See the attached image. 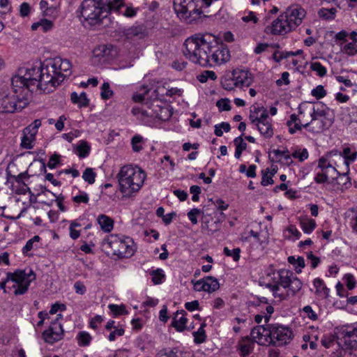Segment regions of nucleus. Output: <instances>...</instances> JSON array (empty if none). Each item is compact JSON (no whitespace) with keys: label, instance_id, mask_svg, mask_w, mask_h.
<instances>
[{"label":"nucleus","instance_id":"30","mask_svg":"<svg viewBox=\"0 0 357 357\" xmlns=\"http://www.w3.org/2000/svg\"><path fill=\"white\" fill-rule=\"evenodd\" d=\"M123 36L128 39H132L134 37L142 38L144 36V29L139 26H133L128 29H124L122 31Z\"/></svg>","mask_w":357,"mask_h":357},{"label":"nucleus","instance_id":"56","mask_svg":"<svg viewBox=\"0 0 357 357\" xmlns=\"http://www.w3.org/2000/svg\"><path fill=\"white\" fill-rule=\"evenodd\" d=\"M311 94L317 99H320L326 95V91L322 85H318L315 89L312 90Z\"/></svg>","mask_w":357,"mask_h":357},{"label":"nucleus","instance_id":"1","mask_svg":"<svg viewBox=\"0 0 357 357\" xmlns=\"http://www.w3.org/2000/svg\"><path fill=\"white\" fill-rule=\"evenodd\" d=\"M183 45L184 56L203 67L220 66L231 57L227 47L219 43L217 38L208 32L193 34L185 40Z\"/></svg>","mask_w":357,"mask_h":357},{"label":"nucleus","instance_id":"44","mask_svg":"<svg viewBox=\"0 0 357 357\" xmlns=\"http://www.w3.org/2000/svg\"><path fill=\"white\" fill-rule=\"evenodd\" d=\"M342 155V157H344V163L348 167L349 166V162L350 161H354L356 158V152H354L351 153V149L349 147L344 148L343 149L342 153L340 152Z\"/></svg>","mask_w":357,"mask_h":357},{"label":"nucleus","instance_id":"3","mask_svg":"<svg viewBox=\"0 0 357 357\" xmlns=\"http://www.w3.org/2000/svg\"><path fill=\"white\" fill-rule=\"evenodd\" d=\"M303 287L302 282L291 271L282 268L273 273L271 281L266 287L272 292L275 298L286 300L290 296H295Z\"/></svg>","mask_w":357,"mask_h":357},{"label":"nucleus","instance_id":"63","mask_svg":"<svg viewBox=\"0 0 357 357\" xmlns=\"http://www.w3.org/2000/svg\"><path fill=\"white\" fill-rule=\"evenodd\" d=\"M108 52L109 50L105 45L100 46L94 50L95 56L100 58L107 56Z\"/></svg>","mask_w":357,"mask_h":357},{"label":"nucleus","instance_id":"37","mask_svg":"<svg viewBox=\"0 0 357 357\" xmlns=\"http://www.w3.org/2000/svg\"><path fill=\"white\" fill-rule=\"evenodd\" d=\"M76 339L79 347H87L90 344L92 337L86 331H80L78 333Z\"/></svg>","mask_w":357,"mask_h":357},{"label":"nucleus","instance_id":"15","mask_svg":"<svg viewBox=\"0 0 357 357\" xmlns=\"http://www.w3.org/2000/svg\"><path fill=\"white\" fill-rule=\"evenodd\" d=\"M64 331L61 323L51 322L49 328L43 331V339L46 343L53 344L63 339Z\"/></svg>","mask_w":357,"mask_h":357},{"label":"nucleus","instance_id":"51","mask_svg":"<svg viewBox=\"0 0 357 357\" xmlns=\"http://www.w3.org/2000/svg\"><path fill=\"white\" fill-rule=\"evenodd\" d=\"M223 252L226 256L231 257L235 261H238L240 259L241 250L238 248L230 250L225 247Z\"/></svg>","mask_w":357,"mask_h":357},{"label":"nucleus","instance_id":"12","mask_svg":"<svg viewBox=\"0 0 357 357\" xmlns=\"http://www.w3.org/2000/svg\"><path fill=\"white\" fill-rule=\"evenodd\" d=\"M81 15L89 24H96L100 22L104 13H107L95 0H84L81 6Z\"/></svg>","mask_w":357,"mask_h":357},{"label":"nucleus","instance_id":"21","mask_svg":"<svg viewBox=\"0 0 357 357\" xmlns=\"http://www.w3.org/2000/svg\"><path fill=\"white\" fill-rule=\"evenodd\" d=\"M185 310L177 311L173 317L172 326L178 332H182L186 328L188 319Z\"/></svg>","mask_w":357,"mask_h":357},{"label":"nucleus","instance_id":"38","mask_svg":"<svg viewBox=\"0 0 357 357\" xmlns=\"http://www.w3.org/2000/svg\"><path fill=\"white\" fill-rule=\"evenodd\" d=\"M221 85L223 87V89L231 91L237 87V85L236 84V82L234 81L233 74L231 73V75H226L225 76L222 81H221Z\"/></svg>","mask_w":357,"mask_h":357},{"label":"nucleus","instance_id":"53","mask_svg":"<svg viewBox=\"0 0 357 357\" xmlns=\"http://www.w3.org/2000/svg\"><path fill=\"white\" fill-rule=\"evenodd\" d=\"M242 20L245 23H250L255 24L258 22V18L257 17L255 13L252 11H248L241 17Z\"/></svg>","mask_w":357,"mask_h":357},{"label":"nucleus","instance_id":"33","mask_svg":"<svg viewBox=\"0 0 357 357\" xmlns=\"http://www.w3.org/2000/svg\"><path fill=\"white\" fill-rule=\"evenodd\" d=\"M300 225L305 234H310L316 227V222L313 219L305 218L300 220Z\"/></svg>","mask_w":357,"mask_h":357},{"label":"nucleus","instance_id":"32","mask_svg":"<svg viewBox=\"0 0 357 357\" xmlns=\"http://www.w3.org/2000/svg\"><path fill=\"white\" fill-rule=\"evenodd\" d=\"M70 99L74 104H77L80 107H86L89 102L85 92H82L79 95L76 92H73L70 95Z\"/></svg>","mask_w":357,"mask_h":357},{"label":"nucleus","instance_id":"22","mask_svg":"<svg viewBox=\"0 0 357 357\" xmlns=\"http://www.w3.org/2000/svg\"><path fill=\"white\" fill-rule=\"evenodd\" d=\"M333 156H337L340 160L342 159V155L339 151L337 150L331 151L319 160L317 168H319L320 171L326 169H330L333 164L332 158Z\"/></svg>","mask_w":357,"mask_h":357},{"label":"nucleus","instance_id":"31","mask_svg":"<svg viewBox=\"0 0 357 357\" xmlns=\"http://www.w3.org/2000/svg\"><path fill=\"white\" fill-rule=\"evenodd\" d=\"M264 114H268L266 109H265L264 107L253 106L250 109L249 119L251 123L253 124L260 120L261 116H264Z\"/></svg>","mask_w":357,"mask_h":357},{"label":"nucleus","instance_id":"60","mask_svg":"<svg viewBox=\"0 0 357 357\" xmlns=\"http://www.w3.org/2000/svg\"><path fill=\"white\" fill-rule=\"evenodd\" d=\"M216 105L220 111H229L231 109L229 100L227 98L219 100L217 102Z\"/></svg>","mask_w":357,"mask_h":357},{"label":"nucleus","instance_id":"11","mask_svg":"<svg viewBox=\"0 0 357 357\" xmlns=\"http://www.w3.org/2000/svg\"><path fill=\"white\" fill-rule=\"evenodd\" d=\"M29 103L26 94L17 95L10 91L0 95V112H17L25 108Z\"/></svg>","mask_w":357,"mask_h":357},{"label":"nucleus","instance_id":"25","mask_svg":"<svg viewBox=\"0 0 357 357\" xmlns=\"http://www.w3.org/2000/svg\"><path fill=\"white\" fill-rule=\"evenodd\" d=\"M301 118H302L301 116ZM302 121L305 122L307 121V119L305 117L304 120L303 119H300L295 114L290 116V119L287 121V125L291 134H294L298 130H301L302 128H303V124L301 123Z\"/></svg>","mask_w":357,"mask_h":357},{"label":"nucleus","instance_id":"54","mask_svg":"<svg viewBox=\"0 0 357 357\" xmlns=\"http://www.w3.org/2000/svg\"><path fill=\"white\" fill-rule=\"evenodd\" d=\"M343 280L345 282L346 286L349 290H352L356 287V280L354 276L351 273H347L344 276Z\"/></svg>","mask_w":357,"mask_h":357},{"label":"nucleus","instance_id":"14","mask_svg":"<svg viewBox=\"0 0 357 357\" xmlns=\"http://www.w3.org/2000/svg\"><path fill=\"white\" fill-rule=\"evenodd\" d=\"M24 76L19 70L17 75H14L11 79V91L20 95L21 93L26 94V98L30 100L31 86L28 84V82L24 79Z\"/></svg>","mask_w":357,"mask_h":357},{"label":"nucleus","instance_id":"55","mask_svg":"<svg viewBox=\"0 0 357 357\" xmlns=\"http://www.w3.org/2000/svg\"><path fill=\"white\" fill-rule=\"evenodd\" d=\"M80 227V224L76 222H71L69 227L70 236L74 240L78 238L80 236V231L75 229V227Z\"/></svg>","mask_w":357,"mask_h":357},{"label":"nucleus","instance_id":"46","mask_svg":"<svg viewBox=\"0 0 357 357\" xmlns=\"http://www.w3.org/2000/svg\"><path fill=\"white\" fill-rule=\"evenodd\" d=\"M204 326V325L202 324L197 331L192 333L196 343L200 344L205 341L206 335Z\"/></svg>","mask_w":357,"mask_h":357},{"label":"nucleus","instance_id":"16","mask_svg":"<svg viewBox=\"0 0 357 357\" xmlns=\"http://www.w3.org/2000/svg\"><path fill=\"white\" fill-rule=\"evenodd\" d=\"M283 14L285 20L294 29L302 23L303 19L305 16V11L300 6L294 5L289 7Z\"/></svg>","mask_w":357,"mask_h":357},{"label":"nucleus","instance_id":"62","mask_svg":"<svg viewBox=\"0 0 357 357\" xmlns=\"http://www.w3.org/2000/svg\"><path fill=\"white\" fill-rule=\"evenodd\" d=\"M303 311L307 316L309 319L311 320H317L318 317L316 312L312 310V307L310 305H306L303 307Z\"/></svg>","mask_w":357,"mask_h":357},{"label":"nucleus","instance_id":"52","mask_svg":"<svg viewBox=\"0 0 357 357\" xmlns=\"http://www.w3.org/2000/svg\"><path fill=\"white\" fill-rule=\"evenodd\" d=\"M310 68L312 70L317 72L320 77H324L326 74V68L319 62H313L311 63Z\"/></svg>","mask_w":357,"mask_h":357},{"label":"nucleus","instance_id":"17","mask_svg":"<svg viewBox=\"0 0 357 357\" xmlns=\"http://www.w3.org/2000/svg\"><path fill=\"white\" fill-rule=\"evenodd\" d=\"M293 29L285 20L284 14H281L275 20H274L271 26L266 28L265 31L267 33L273 35H284L292 31Z\"/></svg>","mask_w":357,"mask_h":357},{"label":"nucleus","instance_id":"42","mask_svg":"<svg viewBox=\"0 0 357 357\" xmlns=\"http://www.w3.org/2000/svg\"><path fill=\"white\" fill-rule=\"evenodd\" d=\"M342 52L349 56H354L357 54V45L355 43H349L342 45Z\"/></svg>","mask_w":357,"mask_h":357},{"label":"nucleus","instance_id":"36","mask_svg":"<svg viewBox=\"0 0 357 357\" xmlns=\"http://www.w3.org/2000/svg\"><path fill=\"white\" fill-rule=\"evenodd\" d=\"M287 261L294 266L295 271L297 273H301L302 268L305 266V260L303 257L295 258L294 256H290L288 257Z\"/></svg>","mask_w":357,"mask_h":357},{"label":"nucleus","instance_id":"10","mask_svg":"<svg viewBox=\"0 0 357 357\" xmlns=\"http://www.w3.org/2000/svg\"><path fill=\"white\" fill-rule=\"evenodd\" d=\"M173 3L177 16L188 23L195 21L202 13V2L194 0H173Z\"/></svg>","mask_w":357,"mask_h":357},{"label":"nucleus","instance_id":"7","mask_svg":"<svg viewBox=\"0 0 357 357\" xmlns=\"http://www.w3.org/2000/svg\"><path fill=\"white\" fill-rule=\"evenodd\" d=\"M160 103L159 100H155L147 107V109L133 107L132 113L145 123H149L156 119L167 121L172 116V112L168 106H162Z\"/></svg>","mask_w":357,"mask_h":357},{"label":"nucleus","instance_id":"23","mask_svg":"<svg viewBox=\"0 0 357 357\" xmlns=\"http://www.w3.org/2000/svg\"><path fill=\"white\" fill-rule=\"evenodd\" d=\"M112 10H116L126 17H132L136 15L137 8L124 5L122 3V1L120 0L119 2L115 4V6H114Z\"/></svg>","mask_w":357,"mask_h":357},{"label":"nucleus","instance_id":"41","mask_svg":"<svg viewBox=\"0 0 357 357\" xmlns=\"http://www.w3.org/2000/svg\"><path fill=\"white\" fill-rule=\"evenodd\" d=\"M216 79L217 75L215 72L212 70H205L197 76V79L202 83H205L208 79L215 80Z\"/></svg>","mask_w":357,"mask_h":357},{"label":"nucleus","instance_id":"59","mask_svg":"<svg viewBox=\"0 0 357 357\" xmlns=\"http://www.w3.org/2000/svg\"><path fill=\"white\" fill-rule=\"evenodd\" d=\"M40 237L38 236H34L32 238L29 239L22 248V252L26 253L27 252L33 249V245L35 242H38Z\"/></svg>","mask_w":357,"mask_h":357},{"label":"nucleus","instance_id":"28","mask_svg":"<svg viewBox=\"0 0 357 357\" xmlns=\"http://www.w3.org/2000/svg\"><path fill=\"white\" fill-rule=\"evenodd\" d=\"M254 348V342L248 337L243 338L238 342V349L241 356L245 357L249 355Z\"/></svg>","mask_w":357,"mask_h":357},{"label":"nucleus","instance_id":"50","mask_svg":"<svg viewBox=\"0 0 357 357\" xmlns=\"http://www.w3.org/2000/svg\"><path fill=\"white\" fill-rule=\"evenodd\" d=\"M113 94L112 91L110 89V86L108 82H104L101 86L100 96L103 100H107L112 97Z\"/></svg>","mask_w":357,"mask_h":357},{"label":"nucleus","instance_id":"40","mask_svg":"<svg viewBox=\"0 0 357 357\" xmlns=\"http://www.w3.org/2000/svg\"><path fill=\"white\" fill-rule=\"evenodd\" d=\"M96 177V173L94 172L93 169L91 167H87L82 174V178L89 184L94 183Z\"/></svg>","mask_w":357,"mask_h":357},{"label":"nucleus","instance_id":"4","mask_svg":"<svg viewBox=\"0 0 357 357\" xmlns=\"http://www.w3.org/2000/svg\"><path fill=\"white\" fill-rule=\"evenodd\" d=\"M146 174L138 166L126 165L116 174L119 190L123 199L134 197L142 188Z\"/></svg>","mask_w":357,"mask_h":357},{"label":"nucleus","instance_id":"8","mask_svg":"<svg viewBox=\"0 0 357 357\" xmlns=\"http://www.w3.org/2000/svg\"><path fill=\"white\" fill-rule=\"evenodd\" d=\"M36 279V275L33 271L29 270L28 273L25 270H16L13 273H6L4 281L0 282V288L5 289L8 282H12V288L14 289L15 295H22L25 294L31 282Z\"/></svg>","mask_w":357,"mask_h":357},{"label":"nucleus","instance_id":"9","mask_svg":"<svg viewBox=\"0 0 357 357\" xmlns=\"http://www.w3.org/2000/svg\"><path fill=\"white\" fill-rule=\"evenodd\" d=\"M46 61L45 73L52 77L50 84L53 85V91L67 76L71 74V63L68 59L56 57Z\"/></svg>","mask_w":357,"mask_h":357},{"label":"nucleus","instance_id":"13","mask_svg":"<svg viewBox=\"0 0 357 357\" xmlns=\"http://www.w3.org/2000/svg\"><path fill=\"white\" fill-rule=\"evenodd\" d=\"M268 334L271 338V345L276 347L288 344L293 337L290 328L279 324H269Z\"/></svg>","mask_w":357,"mask_h":357},{"label":"nucleus","instance_id":"39","mask_svg":"<svg viewBox=\"0 0 357 357\" xmlns=\"http://www.w3.org/2000/svg\"><path fill=\"white\" fill-rule=\"evenodd\" d=\"M337 10L335 8H321L318 11L319 17L328 20H333L335 17Z\"/></svg>","mask_w":357,"mask_h":357},{"label":"nucleus","instance_id":"45","mask_svg":"<svg viewBox=\"0 0 357 357\" xmlns=\"http://www.w3.org/2000/svg\"><path fill=\"white\" fill-rule=\"evenodd\" d=\"M150 274L152 275V282L155 284H158L162 283V280L165 278V275L163 274V271L160 268H158L156 270L152 271Z\"/></svg>","mask_w":357,"mask_h":357},{"label":"nucleus","instance_id":"57","mask_svg":"<svg viewBox=\"0 0 357 357\" xmlns=\"http://www.w3.org/2000/svg\"><path fill=\"white\" fill-rule=\"evenodd\" d=\"M203 212L199 209V208H192L191 209L188 213V217L189 218V220H190V222L193 224V225H196L197 223V215H199L200 214H202Z\"/></svg>","mask_w":357,"mask_h":357},{"label":"nucleus","instance_id":"34","mask_svg":"<svg viewBox=\"0 0 357 357\" xmlns=\"http://www.w3.org/2000/svg\"><path fill=\"white\" fill-rule=\"evenodd\" d=\"M90 151L91 146L86 141L81 140L76 146L75 153L79 158H86L89 155Z\"/></svg>","mask_w":357,"mask_h":357},{"label":"nucleus","instance_id":"2","mask_svg":"<svg viewBox=\"0 0 357 357\" xmlns=\"http://www.w3.org/2000/svg\"><path fill=\"white\" fill-rule=\"evenodd\" d=\"M298 112L303 120L306 115L310 116V121L305 122L303 128L311 132L321 133L333 123L331 109L321 102H303L300 105Z\"/></svg>","mask_w":357,"mask_h":357},{"label":"nucleus","instance_id":"27","mask_svg":"<svg viewBox=\"0 0 357 357\" xmlns=\"http://www.w3.org/2000/svg\"><path fill=\"white\" fill-rule=\"evenodd\" d=\"M36 134L31 132V127H27L24 130V136L22 137L21 146L22 148L30 149L33 146Z\"/></svg>","mask_w":357,"mask_h":357},{"label":"nucleus","instance_id":"49","mask_svg":"<svg viewBox=\"0 0 357 357\" xmlns=\"http://www.w3.org/2000/svg\"><path fill=\"white\" fill-rule=\"evenodd\" d=\"M341 334L342 335L344 338H354L356 337V340H354L355 342H357V328H351V327H347L345 329H343L341 332Z\"/></svg>","mask_w":357,"mask_h":357},{"label":"nucleus","instance_id":"64","mask_svg":"<svg viewBox=\"0 0 357 357\" xmlns=\"http://www.w3.org/2000/svg\"><path fill=\"white\" fill-rule=\"evenodd\" d=\"M243 135V134H242L241 136L235 138L234 142L236 145V148L243 151L247 148V144L243 139V137H242Z\"/></svg>","mask_w":357,"mask_h":357},{"label":"nucleus","instance_id":"26","mask_svg":"<svg viewBox=\"0 0 357 357\" xmlns=\"http://www.w3.org/2000/svg\"><path fill=\"white\" fill-rule=\"evenodd\" d=\"M313 285L315 288V294L317 296L327 298L329 296V289L326 287L323 280L315 278L313 281Z\"/></svg>","mask_w":357,"mask_h":357},{"label":"nucleus","instance_id":"24","mask_svg":"<svg viewBox=\"0 0 357 357\" xmlns=\"http://www.w3.org/2000/svg\"><path fill=\"white\" fill-rule=\"evenodd\" d=\"M96 221L100 229L106 233L110 232L114 228V220L112 218L100 214L98 216Z\"/></svg>","mask_w":357,"mask_h":357},{"label":"nucleus","instance_id":"58","mask_svg":"<svg viewBox=\"0 0 357 357\" xmlns=\"http://www.w3.org/2000/svg\"><path fill=\"white\" fill-rule=\"evenodd\" d=\"M291 155L293 158L303 162L308 158V152L306 149H303V150L295 151Z\"/></svg>","mask_w":357,"mask_h":357},{"label":"nucleus","instance_id":"5","mask_svg":"<svg viewBox=\"0 0 357 357\" xmlns=\"http://www.w3.org/2000/svg\"><path fill=\"white\" fill-rule=\"evenodd\" d=\"M102 250L108 256L119 259L128 258L135 252L132 239L121 234H110L106 236L101 244Z\"/></svg>","mask_w":357,"mask_h":357},{"label":"nucleus","instance_id":"48","mask_svg":"<svg viewBox=\"0 0 357 357\" xmlns=\"http://www.w3.org/2000/svg\"><path fill=\"white\" fill-rule=\"evenodd\" d=\"M108 307L114 314V316H119L121 314H125L128 313L125 306L123 305H118L115 304H110L108 305Z\"/></svg>","mask_w":357,"mask_h":357},{"label":"nucleus","instance_id":"29","mask_svg":"<svg viewBox=\"0 0 357 357\" xmlns=\"http://www.w3.org/2000/svg\"><path fill=\"white\" fill-rule=\"evenodd\" d=\"M203 282L204 284V291L211 293L217 291L220 288L218 280L212 276L204 277L203 278Z\"/></svg>","mask_w":357,"mask_h":357},{"label":"nucleus","instance_id":"6","mask_svg":"<svg viewBox=\"0 0 357 357\" xmlns=\"http://www.w3.org/2000/svg\"><path fill=\"white\" fill-rule=\"evenodd\" d=\"M45 68L46 61L43 64L39 63L37 65L20 68V70L27 80L28 84L31 86H36L44 93H50L53 91V85L50 84L52 77H50V75L45 73Z\"/></svg>","mask_w":357,"mask_h":357},{"label":"nucleus","instance_id":"18","mask_svg":"<svg viewBox=\"0 0 357 357\" xmlns=\"http://www.w3.org/2000/svg\"><path fill=\"white\" fill-rule=\"evenodd\" d=\"M269 324L258 326L253 328L250 333L251 337L260 345H271V338L268 334Z\"/></svg>","mask_w":357,"mask_h":357},{"label":"nucleus","instance_id":"43","mask_svg":"<svg viewBox=\"0 0 357 357\" xmlns=\"http://www.w3.org/2000/svg\"><path fill=\"white\" fill-rule=\"evenodd\" d=\"M143 137L141 135H136L131 139L132 149L134 152H139L142 150Z\"/></svg>","mask_w":357,"mask_h":357},{"label":"nucleus","instance_id":"35","mask_svg":"<svg viewBox=\"0 0 357 357\" xmlns=\"http://www.w3.org/2000/svg\"><path fill=\"white\" fill-rule=\"evenodd\" d=\"M52 27L53 23L52 21L47 19H43L38 22L33 23L31 26V29L35 31L40 29L43 32H47L51 30Z\"/></svg>","mask_w":357,"mask_h":357},{"label":"nucleus","instance_id":"19","mask_svg":"<svg viewBox=\"0 0 357 357\" xmlns=\"http://www.w3.org/2000/svg\"><path fill=\"white\" fill-rule=\"evenodd\" d=\"M257 128L260 134L265 138L273 137L274 132L272 125V119L269 118L268 114L261 116L260 120L253 123Z\"/></svg>","mask_w":357,"mask_h":357},{"label":"nucleus","instance_id":"61","mask_svg":"<svg viewBox=\"0 0 357 357\" xmlns=\"http://www.w3.org/2000/svg\"><path fill=\"white\" fill-rule=\"evenodd\" d=\"M73 201L77 204H80V203L87 204L89 201V198L88 195L86 192H82L80 195L73 197Z\"/></svg>","mask_w":357,"mask_h":357},{"label":"nucleus","instance_id":"20","mask_svg":"<svg viewBox=\"0 0 357 357\" xmlns=\"http://www.w3.org/2000/svg\"><path fill=\"white\" fill-rule=\"evenodd\" d=\"M232 74L237 87H248L253 82L252 74L248 70L236 69Z\"/></svg>","mask_w":357,"mask_h":357},{"label":"nucleus","instance_id":"47","mask_svg":"<svg viewBox=\"0 0 357 357\" xmlns=\"http://www.w3.org/2000/svg\"><path fill=\"white\" fill-rule=\"evenodd\" d=\"M97 1L105 11L112 10L115 4L120 1V0H95Z\"/></svg>","mask_w":357,"mask_h":357}]
</instances>
